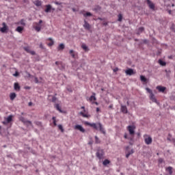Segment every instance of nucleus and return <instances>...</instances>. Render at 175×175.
I'll use <instances>...</instances> for the list:
<instances>
[{"instance_id": "b1692460", "label": "nucleus", "mask_w": 175, "mask_h": 175, "mask_svg": "<svg viewBox=\"0 0 175 175\" xmlns=\"http://www.w3.org/2000/svg\"><path fill=\"white\" fill-rule=\"evenodd\" d=\"M81 49H83V50H84V51H90V49H88V46H87V45L85 44H83L81 45Z\"/></svg>"}, {"instance_id": "393cba45", "label": "nucleus", "mask_w": 175, "mask_h": 175, "mask_svg": "<svg viewBox=\"0 0 175 175\" xmlns=\"http://www.w3.org/2000/svg\"><path fill=\"white\" fill-rule=\"evenodd\" d=\"M102 8L99 5H96L94 8H93V10L94 12H100Z\"/></svg>"}, {"instance_id": "4be33fe9", "label": "nucleus", "mask_w": 175, "mask_h": 175, "mask_svg": "<svg viewBox=\"0 0 175 175\" xmlns=\"http://www.w3.org/2000/svg\"><path fill=\"white\" fill-rule=\"evenodd\" d=\"M16 31H17V32H19V33H22L23 31H24V27L18 26L16 27Z\"/></svg>"}, {"instance_id": "8fccbe9b", "label": "nucleus", "mask_w": 175, "mask_h": 175, "mask_svg": "<svg viewBox=\"0 0 175 175\" xmlns=\"http://www.w3.org/2000/svg\"><path fill=\"white\" fill-rule=\"evenodd\" d=\"M54 44V41H51L49 44V46H53Z\"/></svg>"}, {"instance_id": "a211bd4d", "label": "nucleus", "mask_w": 175, "mask_h": 175, "mask_svg": "<svg viewBox=\"0 0 175 175\" xmlns=\"http://www.w3.org/2000/svg\"><path fill=\"white\" fill-rule=\"evenodd\" d=\"M69 53H70L71 57H72L75 59L77 58V52H75V51L71 49V50H70Z\"/></svg>"}, {"instance_id": "2eb2a0df", "label": "nucleus", "mask_w": 175, "mask_h": 175, "mask_svg": "<svg viewBox=\"0 0 175 175\" xmlns=\"http://www.w3.org/2000/svg\"><path fill=\"white\" fill-rule=\"evenodd\" d=\"M83 27L85 29H91V25L85 20L84 21Z\"/></svg>"}, {"instance_id": "7c9ffc66", "label": "nucleus", "mask_w": 175, "mask_h": 175, "mask_svg": "<svg viewBox=\"0 0 175 175\" xmlns=\"http://www.w3.org/2000/svg\"><path fill=\"white\" fill-rule=\"evenodd\" d=\"M55 107L57 110H58V111H59L60 113H62V109H61V107H59V104H56L55 105Z\"/></svg>"}, {"instance_id": "c9c22d12", "label": "nucleus", "mask_w": 175, "mask_h": 175, "mask_svg": "<svg viewBox=\"0 0 175 175\" xmlns=\"http://www.w3.org/2000/svg\"><path fill=\"white\" fill-rule=\"evenodd\" d=\"M35 5L36 6H42V2H40L39 0L36 1Z\"/></svg>"}, {"instance_id": "58836bf2", "label": "nucleus", "mask_w": 175, "mask_h": 175, "mask_svg": "<svg viewBox=\"0 0 175 175\" xmlns=\"http://www.w3.org/2000/svg\"><path fill=\"white\" fill-rule=\"evenodd\" d=\"M118 21H122V15L121 14H119L118 15Z\"/></svg>"}, {"instance_id": "4d7b16f0", "label": "nucleus", "mask_w": 175, "mask_h": 175, "mask_svg": "<svg viewBox=\"0 0 175 175\" xmlns=\"http://www.w3.org/2000/svg\"><path fill=\"white\" fill-rule=\"evenodd\" d=\"M109 109H113V104H111V105H110L109 106Z\"/></svg>"}, {"instance_id": "aec40b11", "label": "nucleus", "mask_w": 175, "mask_h": 175, "mask_svg": "<svg viewBox=\"0 0 175 175\" xmlns=\"http://www.w3.org/2000/svg\"><path fill=\"white\" fill-rule=\"evenodd\" d=\"M55 65L58 66V68H62V69L65 68V66L62 65V62H55Z\"/></svg>"}, {"instance_id": "dca6fc26", "label": "nucleus", "mask_w": 175, "mask_h": 175, "mask_svg": "<svg viewBox=\"0 0 175 175\" xmlns=\"http://www.w3.org/2000/svg\"><path fill=\"white\" fill-rule=\"evenodd\" d=\"M14 89L15 91H20V90H21V87L20 86V84L16 82L14 83Z\"/></svg>"}, {"instance_id": "f704fd0d", "label": "nucleus", "mask_w": 175, "mask_h": 175, "mask_svg": "<svg viewBox=\"0 0 175 175\" xmlns=\"http://www.w3.org/2000/svg\"><path fill=\"white\" fill-rule=\"evenodd\" d=\"M92 14L91 12H86L85 14H83V16L84 17H92Z\"/></svg>"}, {"instance_id": "1a4fd4ad", "label": "nucleus", "mask_w": 175, "mask_h": 175, "mask_svg": "<svg viewBox=\"0 0 175 175\" xmlns=\"http://www.w3.org/2000/svg\"><path fill=\"white\" fill-rule=\"evenodd\" d=\"M23 50H25V51H27L29 54H31V55H35L36 54V52H35V51H31L29 46L23 47Z\"/></svg>"}, {"instance_id": "2f4dec72", "label": "nucleus", "mask_w": 175, "mask_h": 175, "mask_svg": "<svg viewBox=\"0 0 175 175\" xmlns=\"http://www.w3.org/2000/svg\"><path fill=\"white\" fill-rule=\"evenodd\" d=\"M144 31V27H141L138 29L137 35H140Z\"/></svg>"}, {"instance_id": "c756f323", "label": "nucleus", "mask_w": 175, "mask_h": 175, "mask_svg": "<svg viewBox=\"0 0 175 175\" xmlns=\"http://www.w3.org/2000/svg\"><path fill=\"white\" fill-rule=\"evenodd\" d=\"M110 163V161L109 159H105L104 161L103 162V165L104 166H106Z\"/></svg>"}, {"instance_id": "13d9d810", "label": "nucleus", "mask_w": 175, "mask_h": 175, "mask_svg": "<svg viewBox=\"0 0 175 175\" xmlns=\"http://www.w3.org/2000/svg\"><path fill=\"white\" fill-rule=\"evenodd\" d=\"M93 143H94V142H93L92 141H90V142H89L88 144H90V145L91 146V145L93 144Z\"/></svg>"}, {"instance_id": "9d476101", "label": "nucleus", "mask_w": 175, "mask_h": 175, "mask_svg": "<svg viewBox=\"0 0 175 175\" xmlns=\"http://www.w3.org/2000/svg\"><path fill=\"white\" fill-rule=\"evenodd\" d=\"M75 129H77V131H79L82 133H85V129H84V128H83V126H81L80 124L75 125Z\"/></svg>"}, {"instance_id": "864d4df0", "label": "nucleus", "mask_w": 175, "mask_h": 175, "mask_svg": "<svg viewBox=\"0 0 175 175\" xmlns=\"http://www.w3.org/2000/svg\"><path fill=\"white\" fill-rule=\"evenodd\" d=\"M131 155V153H127L126 154V158H129V156Z\"/></svg>"}, {"instance_id": "69168bd1", "label": "nucleus", "mask_w": 175, "mask_h": 175, "mask_svg": "<svg viewBox=\"0 0 175 175\" xmlns=\"http://www.w3.org/2000/svg\"><path fill=\"white\" fill-rule=\"evenodd\" d=\"M72 12H76V8H72Z\"/></svg>"}, {"instance_id": "4468645a", "label": "nucleus", "mask_w": 175, "mask_h": 175, "mask_svg": "<svg viewBox=\"0 0 175 175\" xmlns=\"http://www.w3.org/2000/svg\"><path fill=\"white\" fill-rule=\"evenodd\" d=\"M144 142H145L146 144H147L148 146V145L151 144V143H152V138L151 137L145 138Z\"/></svg>"}, {"instance_id": "a19ab883", "label": "nucleus", "mask_w": 175, "mask_h": 175, "mask_svg": "<svg viewBox=\"0 0 175 175\" xmlns=\"http://www.w3.org/2000/svg\"><path fill=\"white\" fill-rule=\"evenodd\" d=\"M34 81H35V83H36V84H38V83H39V79H38V77H35L34 78Z\"/></svg>"}, {"instance_id": "0e129e2a", "label": "nucleus", "mask_w": 175, "mask_h": 175, "mask_svg": "<svg viewBox=\"0 0 175 175\" xmlns=\"http://www.w3.org/2000/svg\"><path fill=\"white\" fill-rule=\"evenodd\" d=\"M29 106H32V102L29 103Z\"/></svg>"}, {"instance_id": "20e7f679", "label": "nucleus", "mask_w": 175, "mask_h": 175, "mask_svg": "<svg viewBox=\"0 0 175 175\" xmlns=\"http://www.w3.org/2000/svg\"><path fill=\"white\" fill-rule=\"evenodd\" d=\"M104 155H105V150L103 149H101L100 148H98L97 149V152L96 153V157L98 159H102V158H103Z\"/></svg>"}, {"instance_id": "bf43d9fd", "label": "nucleus", "mask_w": 175, "mask_h": 175, "mask_svg": "<svg viewBox=\"0 0 175 175\" xmlns=\"http://www.w3.org/2000/svg\"><path fill=\"white\" fill-rule=\"evenodd\" d=\"M103 25L106 27V25H107V22H104V23H103Z\"/></svg>"}, {"instance_id": "338daca9", "label": "nucleus", "mask_w": 175, "mask_h": 175, "mask_svg": "<svg viewBox=\"0 0 175 175\" xmlns=\"http://www.w3.org/2000/svg\"><path fill=\"white\" fill-rule=\"evenodd\" d=\"M81 109H84V111H85V107H81Z\"/></svg>"}, {"instance_id": "f03ea898", "label": "nucleus", "mask_w": 175, "mask_h": 175, "mask_svg": "<svg viewBox=\"0 0 175 175\" xmlns=\"http://www.w3.org/2000/svg\"><path fill=\"white\" fill-rule=\"evenodd\" d=\"M146 90L147 91V92H148V94H150V100H152V102H154V103H157V105H159V103H158V100L155 98V95L154 94V93H152V90H151V89L148 88H146Z\"/></svg>"}, {"instance_id": "6e6d98bb", "label": "nucleus", "mask_w": 175, "mask_h": 175, "mask_svg": "<svg viewBox=\"0 0 175 175\" xmlns=\"http://www.w3.org/2000/svg\"><path fill=\"white\" fill-rule=\"evenodd\" d=\"M124 139H128L129 138L128 135H126V133L124 134Z\"/></svg>"}, {"instance_id": "412c9836", "label": "nucleus", "mask_w": 175, "mask_h": 175, "mask_svg": "<svg viewBox=\"0 0 175 175\" xmlns=\"http://www.w3.org/2000/svg\"><path fill=\"white\" fill-rule=\"evenodd\" d=\"M16 96H17V94H16V93L14 92H12L10 94V98L11 100H14Z\"/></svg>"}, {"instance_id": "49530a36", "label": "nucleus", "mask_w": 175, "mask_h": 175, "mask_svg": "<svg viewBox=\"0 0 175 175\" xmlns=\"http://www.w3.org/2000/svg\"><path fill=\"white\" fill-rule=\"evenodd\" d=\"M21 25H25V23H24V20H21Z\"/></svg>"}, {"instance_id": "72a5a7b5", "label": "nucleus", "mask_w": 175, "mask_h": 175, "mask_svg": "<svg viewBox=\"0 0 175 175\" xmlns=\"http://www.w3.org/2000/svg\"><path fill=\"white\" fill-rule=\"evenodd\" d=\"M94 138L96 144H100V139H99V137H98V136H95Z\"/></svg>"}, {"instance_id": "e433bc0d", "label": "nucleus", "mask_w": 175, "mask_h": 175, "mask_svg": "<svg viewBox=\"0 0 175 175\" xmlns=\"http://www.w3.org/2000/svg\"><path fill=\"white\" fill-rule=\"evenodd\" d=\"M58 129L61 131V132L64 133L65 130H64V127L62 124L58 125Z\"/></svg>"}, {"instance_id": "c85d7f7f", "label": "nucleus", "mask_w": 175, "mask_h": 175, "mask_svg": "<svg viewBox=\"0 0 175 175\" xmlns=\"http://www.w3.org/2000/svg\"><path fill=\"white\" fill-rule=\"evenodd\" d=\"M64 49H65V44H60L57 47V50L59 51L64 50Z\"/></svg>"}, {"instance_id": "ea45409f", "label": "nucleus", "mask_w": 175, "mask_h": 175, "mask_svg": "<svg viewBox=\"0 0 175 175\" xmlns=\"http://www.w3.org/2000/svg\"><path fill=\"white\" fill-rule=\"evenodd\" d=\"M20 75V73H18V72H15L14 74H13V76H14V77H17Z\"/></svg>"}, {"instance_id": "79ce46f5", "label": "nucleus", "mask_w": 175, "mask_h": 175, "mask_svg": "<svg viewBox=\"0 0 175 175\" xmlns=\"http://www.w3.org/2000/svg\"><path fill=\"white\" fill-rule=\"evenodd\" d=\"M40 49H42V50H44V46H43V44H40Z\"/></svg>"}, {"instance_id": "473e14b6", "label": "nucleus", "mask_w": 175, "mask_h": 175, "mask_svg": "<svg viewBox=\"0 0 175 175\" xmlns=\"http://www.w3.org/2000/svg\"><path fill=\"white\" fill-rule=\"evenodd\" d=\"M89 100L92 102V100H96V97H95V93H93V95L91 96Z\"/></svg>"}, {"instance_id": "f3484780", "label": "nucleus", "mask_w": 175, "mask_h": 175, "mask_svg": "<svg viewBox=\"0 0 175 175\" xmlns=\"http://www.w3.org/2000/svg\"><path fill=\"white\" fill-rule=\"evenodd\" d=\"M36 25L34 27V29L37 31V32H40V29H42V26H40V24H39L38 23H36Z\"/></svg>"}, {"instance_id": "5fc2aeb1", "label": "nucleus", "mask_w": 175, "mask_h": 175, "mask_svg": "<svg viewBox=\"0 0 175 175\" xmlns=\"http://www.w3.org/2000/svg\"><path fill=\"white\" fill-rule=\"evenodd\" d=\"M129 154H130V155H131V154H133V149L129 152Z\"/></svg>"}, {"instance_id": "6ab92c4d", "label": "nucleus", "mask_w": 175, "mask_h": 175, "mask_svg": "<svg viewBox=\"0 0 175 175\" xmlns=\"http://www.w3.org/2000/svg\"><path fill=\"white\" fill-rule=\"evenodd\" d=\"M45 13H51V5L49 4L46 5V9L44 10Z\"/></svg>"}, {"instance_id": "680f3d73", "label": "nucleus", "mask_w": 175, "mask_h": 175, "mask_svg": "<svg viewBox=\"0 0 175 175\" xmlns=\"http://www.w3.org/2000/svg\"><path fill=\"white\" fill-rule=\"evenodd\" d=\"M100 109H99V107L96 108V112L98 113V111H100Z\"/></svg>"}, {"instance_id": "0eeeda50", "label": "nucleus", "mask_w": 175, "mask_h": 175, "mask_svg": "<svg viewBox=\"0 0 175 175\" xmlns=\"http://www.w3.org/2000/svg\"><path fill=\"white\" fill-rule=\"evenodd\" d=\"M127 129L131 136H133V135H135V129H136V126H135V125L128 126Z\"/></svg>"}, {"instance_id": "f8f14e48", "label": "nucleus", "mask_w": 175, "mask_h": 175, "mask_svg": "<svg viewBox=\"0 0 175 175\" xmlns=\"http://www.w3.org/2000/svg\"><path fill=\"white\" fill-rule=\"evenodd\" d=\"M157 90H158L159 92H165V91H166V87L165 86H161V85H158L157 86Z\"/></svg>"}, {"instance_id": "e2e57ef3", "label": "nucleus", "mask_w": 175, "mask_h": 175, "mask_svg": "<svg viewBox=\"0 0 175 175\" xmlns=\"http://www.w3.org/2000/svg\"><path fill=\"white\" fill-rule=\"evenodd\" d=\"M165 72L167 74V73H170V70L167 71V70H165Z\"/></svg>"}, {"instance_id": "de8ad7c7", "label": "nucleus", "mask_w": 175, "mask_h": 175, "mask_svg": "<svg viewBox=\"0 0 175 175\" xmlns=\"http://www.w3.org/2000/svg\"><path fill=\"white\" fill-rule=\"evenodd\" d=\"M113 71L116 73V72H118V68H115Z\"/></svg>"}, {"instance_id": "774afa93", "label": "nucleus", "mask_w": 175, "mask_h": 175, "mask_svg": "<svg viewBox=\"0 0 175 175\" xmlns=\"http://www.w3.org/2000/svg\"><path fill=\"white\" fill-rule=\"evenodd\" d=\"M81 116L83 117V114H84L83 112H80Z\"/></svg>"}, {"instance_id": "ddd939ff", "label": "nucleus", "mask_w": 175, "mask_h": 175, "mask_svg": "<svg viewBox=\"0 0 175 175\" xmlns=\"http://www.w3.org/2000/svg\"><path fill=\"white\" fill-rule=\"evenodd\" d=\"M120 110L124 114L128 113V108L125 105H121Z\"/></svg>"}, {"instance_id": "9b49d317", "label": "nucleus", "mask_w": 175, "mask_h": 175, "mask_svg": "<svg viewBox=\"0 0 175 175\" xmlns=\"http://www.w3.org/2000/svg\"><path fill=\"white\" fill-rule=\"evenodd\" d=\"M125 73L126 76H132L133 75H135V71L132 68H128L125 70Z\"/></svg>"}, {"instance_id": "603ef678", "label": "nucleus", "mask_w": 175, "mask_h": 175, "mask_svg": "<svg viewBox=\"0 0 175 175\" xmlns=\"http://www.w3.org/2000/svg\"><path fill=\"white\" fill-rule=\"evenodd\" d=\"M36 125H42V122H36Z\"/></svg>"}, {"instance_id": "a878e982", "label": "nucleus", "mask_w": 175, "mask_h": 175, "mask_svg": "<svg viewBox=\"0 0 175 175\" xmlns=\"http://www.w3.org/2000/svg\"><path fill=\"white\" fill-rule=\"evenodd\" d=\"M140 80L141 81H143V83H147V78L144 75L140 76Z\"/></svg>"}, {"instance_id": "a18cd8bd", "label": "nucleus", "mask_w": 175, "mask_h": 175, "mask_svg": "<svg viewBox=\"0 0 175 175\" xmlns=\"http://www.w3.org/2000/svg\"><path fill=\"white\" fill-rule=\"evenodd\" d=\"M55 5H62V3H60L59 1H55Z\"/></svg>"}, {"instance_id": "f257e3e1", "label": "nucleus", "mask_w": 175, "mask_h": 175, "mask_svg": "<svg viewBox=\"0 0 175 175\" xmlns=\"http://www.w3.org/2000/svg\"><path fill=\"white\" fill-rule=\"evenodd\" d=\"M84 124L91 126L94 129H96V131H98L99 129L100 132H101V133H103V135L106 133V131L105 130V128H103V125H102L100 122L90 123L89 122H84Z\"/></svg>"}, {"instance_id": "bb28decb", "label": "nucleus", "mask_w": 175, "mask_h": 175, "mask_svg": "<svg viewBox=\"0 0 175 175\" xmlns=\"http://www.w3.org/2000/svg\"><path fill=\"white\" fill-rule=\"evenodd\" d=\"M49 96H51L52 98V99L50 100L51 102H52L53 103H55V102H57V98L55 96L49 95Z\"/></svg>"}, {"instance_id": "052dcab7", "label": "nucleus", "mask_w": 175, "mask_h": 175, "mask_svg": "<svg viewBox=\"0 0 175 175\" xmlns=\"http://www.w3.org/2000/svg\"><path fill=\"white\" fill-rule=\"evenodd\" d=\"M42 23H43V21L40 20V21H39V22H38V24H40H40H42Z\"/></svg>"}, {"instance_id": "4c0bfd02", "label": "nucleus", "mask_w": 175, "mask_h": 175, "mask_svg": "<svg viewBox=\"0 0 175 175\" xmlns=\"http://www.w3.org/2000/svg\"><path fill=\"white\" fill-rule=\"evenodd\" d=\"M52 120H53V125H54L55 126H57V120H55V116H53V117L52 118Z\"/></svg>"}, {"instance_id": "37998d69", "label": "nucleus", "mask_w": 175, "mask_h": 175, "mask_svg": "<svg viewBox=\"0 0 175 175\" xmlns=\"http://www.w3.org/2000/svg\"><path fill=\"white\" fill-rule=\"evenodd\" d=\"M162 162H163V159L162 158L159 159V163H162Z\"/></svg>"}, {"instance_id": "3c124183", "label": "nucleus", "mask_w": 175, "mask_h": 175, "mask_svg": "<svg viewBox=\"0 0 175 175\" xmlns=\"http://www.w3.org/2000/svg\"><path fill=\"white\" fill-rule=\"evenodd\" d=\"M67 90H68L69 92H73V90H72V88H67Z\"/></svg>"}, {"instance_id": "39448f33", "label": "nucleus", "mask_w": 175, "mask_h": 175, "mask_svg": "<svg viewBox=\"0 0 175 175\" xmlns=\"http://www.w3.org/2000/svg\"><path fill=\"white\" fill-rule=\"evenodd\" d=\"M3 27L0 28V31L1 33H8L9 31V26L6 25V23L3 22L2 23Z\"/></svg>"}, {"instance_id": "cd10ccee", "label": "nucleus", "mask_w": 175, "mask_h": 175, "mask_svg": "<svg viewBox=\"0 0 175 175\" xmlns=\"http://www.w3.org/2000/svg\"><path fill=\"white\" fill-rule=\"evenodd\" d=\"M159 64L161 66H166V62H163L162 59H159Z\"/></svg>"}, {"instance_id": "6e6552de", "label": "nucleus", "mask_w": 175, "mask_h": 175, "mask_svg": "<svg viewBox=\"0 0 175 175\" xmlns=\"http://www.w3.org/2000/svg\"><path fill=\"white\" fill-rule=\"evenodd\" d=\"M145 2H146L148 6H149V8L151 9V10H155V4H154L151 0H146Z\"/></svg>"}, {"instance_id": "c03bdc74", "label": "nucleus", "mask_w": 175, "mask_h": 175, "mask_svg": "<svg viewBox=\"0 0 175 175\" xmlns=\"http://www.w3.org/2000/svg\"><path fill=\"white\" fill-rule=\"evenodd\" d=\"M128 140H130V142H133V137H129Z\"/></svg>"}, {"instance_id": "5701e85b", "label": "nucleus", "mask_w": 175, "mask_h": 175, "mask_svg": "<svg viewBox=\"0 0 175 175\" xmlns=\"http://www.w3.org/2000/svg\"><path fill=\"white\" fill-rule=\"evenodd\" d=\"M166 172H168L169 174H170V175L173 174V167H172L170 166L167 167Z\"/></svg>"}, {"instance_id": "09e8293b", "label": "nucleus", "mask_w": 175, "mask_h": 175, "mask_svg": "<svg viewBox=\"0 0 175 175\" xmlns=\"http://www.w3.org/2000/svg\"><path fill=\"white\" fill-rule=\"evenodd\" d=\"M83 117H84L85 118H88V115L84 113L83 114Z\"/></svg>"}, {"instance_id": "423d86ee", "label": "nucleus", "mask_w": 175, "mask_h": 175, "mask_svg": "<svg viewBox=\"0 0 175 175\" xmlns=\"http://www.w3.org/2000/svg\"><path fill=\"white\" fill-rule=\"evenodd\" d=\"M13 121V115H10L8 117L5 118V121L2 122L3 125H8V124H10Z\"/></svg>"}, {"instance_id": "7ed1b4c3", "label": "nucleus", "mask_w": 175, "mask_h": 175, "mask_svg": "<svg viewBox=\"0 0 175 175\" xmlns=\"http://www.w3.org/2000/svg\"><path fill=\"white\" fill-rule=\"evenodd\" d=\"M18 120L23 122L24 125H26V126H32V122L30 120H27L25 117L19 116Z\"/></svg>"}]
</instances>
